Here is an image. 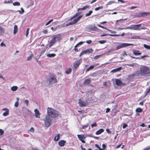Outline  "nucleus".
Wrapping results in <instances>:
<instances>
[{"mask_svg": "<svg viewBox=\"0 0 150 150\" xmlns=\"http://www.w3.org/2000/svg\"><path fill=\"white\" fill-rule=\"evenodd\" d=\"M82 15H81L79 16L77 18H76L77 20L78 21H79L82 17Z\"/></svg>", "mask_w": 150, "mask_h": 150, "instance_id": "0e129e2a", "label": "nucleus"}, {"mask_svg": "<svg viewBox=\"0 0 150 150\" xmlns=\"http://www.w3.org/2000/svg\"><path fill=\"white\" fill-rule=\"evenodd\" d=\"M21 11L20 10L18 11H17L19 12L20 13L23 14L24 12V10L22 8H21Z\"/></svg>", "mask_w": 150, "mask_h": 150, "instance_id": "79ce46f5", "label": "nucleus"}, {"mask_svg": "<svg viewBox=\"0 0 150 150\" xmlns=\"http://www.w3.org/2000/svg\"><path fill=\"white\" fill-rule=\"evenodd\" d=\"M141 25V24L137 25H132L130 26L127 27L126 28V29H129L132 30H140V27Z\"/></svg>", "mask_w": 150, "mask_h": 150, "instance_id": "39448f33", "label": "nucleus"}, {"mask_svg": "<svg viewBox=\"0 0 150 150\" xmlns=\"http://www.w3.org/2000/svg\"><path fill=\"white\" fill-rule=\"evenodd\" d=\"M139 75H140L139 71H136L134 73L129 75V77L131 78L132 76H137Z\"/></svg>", "mask_w": 150, "mask_h": 150, "instance_id": "a211bd4d", "label": "nucleus"}, {"mask_svg": "<svg viewBox=\"0 0 150 150\" xmlns=\"http://www.w3.org/2000/svg\"><path fill=\"white\" fill-rule=\"evenodd\" d=\"M116 83L118 86H121L122 85V82L119 79H117L115 80Z\"/></svg>", "mask_w": 150, "mask_h": 150, "instance_id": "4be33fe9", "label": "nucleus"}, {"mask_svg": "<svg viewBox=\"0 0 150 150\" xmlns=\"http://www.w3.org/2000/svg\"><path fill=\"white\" fill-rule=\"evenodd\" d=\"M78 22V21L76 19H74V21L72 22V23L73 25H74V24H75L77 22Z\"/></svg>", "mask_w": 150, "mask_h": 150, "instance_id": "8fccbe9b", "label": "nucleus"}, {"mask_svg": "<svg viewBox=\"0 0 150 150\" xmlns=\"http://www.w3.org/2000/svg\"><path fill=\"white\" fill-rule=\"evenodd\" d=\"M132 38L134 39H139L140 37L138 36H133Z\"/></svg>", "mask_w": 150, "mask_h": 150, "instance_id": "a18cd8bd", "label": "nucleus"}, {"mask_svg": "<svg viewBox=\"0 0 150 150\" xmlns=\"http://www.w3.org/2000/svg\"><path fill=\"white\" fill-rule=\"evenodd\" d=\"M66 143L65 141L64 140H61L58 142L59 145L61 147L64 146Z\"/></svg>", "mask_w": 150, "mask_h": 150, "instance_id": "6ab92c4d", "label": "nucleus"}, {"mask_svg": "<svg viewBox=\"0 0 150 150\" xmlns=\"http://www.w3.org/2000/svg\"><path fill=\"white\" fill-rule=\"evenodd\" d=\"M49 83L50 85L53 84H56L57 81L56 78V76L54 74L51 75L49 79Z\"/></svg>", "mask_w": 150, "mask_h": 150, "instance_id": "20e7f679", "label": "nucleus"}, {"mask_svg": "<svg viewBox=\"0 0 150 150\" xmlns=\"http://www.w3.org/2000/svg\"><path fill=\"white\" fill-rule=\"evenodd\" d=\"M97 123L96 122H95L93 124H91V126L92 127H94L96 126H97Z\"/></svg>", "mask_w": 150, "mask_h": 150, "instance_id": "bf43d9fd", "label": "nucleus"}, {"mask_svg": "<svg viewBox=\"0 0 150 150\" xmlns=\"http://www.w3.org/2000/svg\"><path fill=\"white\" fill-rule=\"evenodd\" d=\"M82 15H81L79 16L77 18H76L77 20L78 21H79L82 17Z\"/></svg>", "mask_w": 150, "mask_h": 150, "instance_id": "69168bd1", "label": "nucleus"}, {"mask_svg": "<svg viewBox=\"0 0 150 150\" xmlns=\"http://www.w3.org/2000/svg\"><path fill=\"white\" fill-rule=\"evenodd\" d=\"M32 58V56L31 55H30L28 58L27 59V60L28 61H29Z\"/></svg>", "mask_w": 150, "mask_h": 150, "instance_id": "4d7b16f0", "label": "nucleus"}, {"mask_svg": "<svg viewBox=\"0 0 150 150\" xmlns=\"http://www.w3.org/2000/svg\"><path fill=\"white\" fill-rule=\"evenodd\" d=\"M106 131L109 134H110L111 133V131H110L109 129H106Z\"/></svg>", "mask_w": 150, "mask_h": 150, "instance_id": "052dcab7", "label": "nucleus"}, {"mask_svg": "<svg viewBox=\"0 0 150 150\" xmlns=\"http://www.w3.org/2000/svg\"><path fill=\"white\" fill-rule=\"evenodd\" d=\"M29 30L30 29L29 28H28L27 29L26 33V37H27L28 35Z\"/></svg>", "mask_w": 150, "mask_h": 150, "instance_id": "49530a36", "label": "nucleus"}, {"mask_svg": "<svg viewBox=\"0 0 150 150\" xmlns=\"http://www.w3.org/2000/svg\"><path fill=\"white\" fill-rule=\"evenodd\" d=\"M110 111V109L109 108H107L106 109V112L108 113Z\"/></svg>", "mask_w": 150, "mask_h": 150, "instance_id": "338daca9", "label": "nucleus"}, {"mask_svg": "<svg viewBox=\"0 0 150 150\" xmlns=\"http://www.w3.org/2000/svg\"><path fill=\"white\" fill-rule=\"evenodd\" d=\"M47 47H46V48H45L41 52V54H43L44 53V52L46 51V49H47Z\"/></svg>", "mask_w": 150, "mask_h": 150, "instance_id": "864d4df0", "label": "nucleus"}, {"mask_svg": "<svg viewBox=\"0 0 150 150\" xmlns=\"http://www.w3.org/2000/svg\"><path fill=\"white\" fill-rule=\"evenodd\" d=\"M150 92V86H149V88H146V91L145 92V95L144 96V97H145Z\"/></svg>", "mask_w": 150, "mask_h": 150, "instance_id": "a878e982", "label": "nucleus"}, {"mask_svg": "<svg viewBox=\"0 0 150 150\" xmlns=\"http://www.w3.org/2000/svg\"><path fill=\"white\" fill-rule=\"evenodd\" d=\"M56 55L55 54H47V56L48 57H54Z\"/></svg>", "mask_w": 150, "mask_h": 150, "instance_id": "2f4dec72", "label": "nucleus"}, {"mask_svg": "<svg viewBox=\"0 0 150 150\" xmlns=\"http://www.w3.org/2000/svg\"><path fill=\"white\" fill-rule=\"evenodd\" d=\"M103 8V6H99L98 7L96 8H95V10L96 11H98L100 9H102Z\"/></svg>", "mask_w": 150, "mask_h": 150, "instance_id": "58836bf2", "label": "nucleus"}, {"mask_svg": "<svg viewBox=\"0 0 150 150\" xmlns=\"http://www.w3.org/2000/svg\"><path fill=\"white\" fill-rule=\"evenodd\" d=\"M132 44L127 43H122L120 45H118L116 48L115 50H117L122 48L128 47L130 46L133 45Z\"/></svg>", "mask_w": 150, "mask_h": 150, "instance_id": "6e6552de", "label": "nucleus"}, {"mask_svg": "<svg viewBox=\"0 0 150 150\" xmlns=\"http://www.w3.org/2000/svg\"><path fill=\"white\" fill-rule=\"evenodd\" d=\"M88 124H86V125H83L82 126V128L83 129H85L88 127Z\"/></svg>", "mask_w": 150, "mask_h": 150, "instance_id": "09e8293b", "label": "nucleus"}, {"mask_svg": "<svg viewBox=\"0 0 150 150\" xmlns=\"http://www.w3.org/2000/svg\"><path fill=\"white\" fill-rule=\"evenodd\" d=\"M34 111L35 113V116L38 118H40V113L38 109H36L34 110Z\"/></svg>", "mask_w": 150, "mask_h": 150, "instance_id": "f3484780", "label": "nucleus"}, {"mask_svg": "<svg viewBox=\"0 0 150 150\" xmlns=\"http://www.w3.org/2000/svg\"><path fill=\"white\" fill-rule=\"evenodd\" d=\"M133 52L135 55H140L142 54V53L139 50H134L133 51Z\"/></svg>", "mask_w": 150, "mask_h": 150, "instance_id": "aec40b11", "label": "nucleus"}, {"mask_svg": "<svg viewBox=\"0 0 150 150\" xmlns=\"http://www.w3.org/2000/svg\"><path fill=\"white\" fill-rule=\"evenodd\" d=\"M143 46L145 48L147 49H150V45L149 46L146 44H144L143 45Z\"/></svg>", "mask_w": 150, "mask_h": 150, "instance_id": "c9c22d12", "label": "nucleus"}, {"mask_svg": "<svg viewBox=\"0 0 150 150\" xmlns=\"http://www.w3.org/2000/svg\"><path fill=\"white\" fill-rule=\"evenodd\" d=\"M91 82V79L90 78L87 79L85 80L83 82V84L84 85H88Z\"/></svg>", "mask_w": 150, "mask_h": 150, "instance_id": "2eb2a0df", "label": "nucleus"}, {"mask_svg": "<svg viewBox=\"0 0 150 150\" xmlns=\"http://www.w3.org/2000/svg\"><path fill=\"white\" fill-rule=\"evenodd\" d=\"M94 67H94V66L93 65L90 66L88 68L86 69V72H87L89 71L91 69H93Z\"/></svg>", "mask_w": 150, "mask_h": 150, "instance_id": "c756f323", "label": "nucleus"}, {"mask_svg": "<svg viewBox=\"0 0 150 150\" xmlns=\"http://www.w3.org/2000/svg\"><path fill=\"white\" fill-rule=\"evenodd\" d=\"M101 54H100V55H96L95 57H94L93 58V59H98L100 57H101Z\"/></svg>", "mask_w": 150, "mask_h": 150, "instance_id": "a19ab883", "label": "nucleus"}, {"mask_svg": "<svg viewBox=\"0 0 150 150\" xmlns=\"http://www.w3.org/2000/svg\"><path fill=\"white\" fill-rule=\"evenodd\" d=\"M104 130L103 129H100L97 131L96 132V135H99L101 134L103 132Z\"/></svg>", "mask_w": 150, "mask_h": 150, "instance_id": "5701e85b", "label": "nucleus"}, {"mask_svg": "<svg viewBox=\"0 0 150 150\" xmlns=\"http://www.w3.org/2000/svg\"><path fill=\"white\" fill-rule=\"evenodd\" d=\"M139 72L140 75L142 76H149L150 68L146 66L142 65L139 68Z\"/></svg>", "mask_w": 150, "mask_h": 150, "instance_id": "f257e3e1", "label": "nucleus"}, {"mask_svg": "<svg viewBox=\"0 0 150 150\" xmlns=\"http://www.w3.org/2000/svg\"><path fill=\"white\" fill-rule=\"evenodd\" d=\"M18 27L16 25H15L14 27L13 34H16L17 32Z\"/></svg>", "mask_w": 150, "mask_h": 150, "instance_id": "bb28decb", "label": "nucleus"}, {"mask_svg": "<svg viewBox=\"0 0 150 150\" xmlns=\"http://www.w3.org/2000/svg\"><path fill=\"white\" fill-rule=\"evenodd\" d=\"M122 69V67H120L119 68H118L117 69H115L112 70L111 71L115 73L116 72H118L119 71H120V70H121Z\"/></svg>", "mask_w": 150, "mask_h": 150, "instance_id": "b1692460", "label": "nucleus"}, {"mask_svg": "<svg viewBox=\"0 0 150 150\" xmlns=\"http://www.w3.org/2000/svg\"><path fill=\"white\" fill-rule=\"evenodd\" d=\"M78 103L81 107H85L87 106L88 104L87 101H83L81 99H79V100Z\"/></svg>", "mask_w": 150, "mask_h": 150, "instance_id": "9d476101", "label": "nucleus"}, {"mask_svg": "<svg viewBox=\"0 0 150 150\" xmlns=\"http://www.w3.org/2000/svg\"><path fill=\"white\" fill-rule=\"evenodd\" d=\"M0 45L1 47L3 46H4L5 47L6 46V45L5 44H4V43H3V42L1 43V44H0Z\"/></svg>", "mask_w": 150, "mask_h": 150, "instance_id": "774afa93", "label": "nucleus"}, {"mask_svg": "<svg viewBox=\"0 0 150 150\" xmlns=\"http://www.w3.org/2000/svg\"><path fill=\"white\" fill-rule=\"evenodd\" d=\"M25 103L26 104V105L28 106L29 103L28 101V100H26L25 101Z\"/></svg>", "mask_w": 150, "mask_h": 150, "instance_id": "e2e57ef3", "label": "nucleus"}, {"mask_svg": "<svg viewBox=\"0 0 150 150\" xmlns=\"http://www.w3.org/2000/svg\"><path fill=\"white\" fill-rule=\"evenodd\" d=\"M86 29L88 31H98L99 30V29L95 25H90L86 27Z\"/></svg>", "mask_w": 150, "mask_h": 150, "instance_id": "0eeeda50", "label": "nucleus"}, {"mask_svg": "<svg viewBox=\"0 0 150 150\" xmlns=\"http://www.w3.org/2000/svg\"><path fill=\"white\" fill-rule=\"evenodd\" d=\"M18 89V87L16 86H13L11 88V90L13 91H15Z\"/></svg>", "mask_w": 150, "mask_h": 150, "instance_id": "473e14b6", "label": "nucleus"}, {"mask_svg": "<svg viewBox=\"0 0 150 150\" xmlns=\"http://www.w3.org/2000/svg\"><path fill=\"white\" fill-rule=\"evenodd\" d=\"M97 25L99 27H100V28H103V29H106V30H108L111 33H116V32L115 31H112V30H110L108 29V28H106L105 27H104L101 25L100 24H98Z\"/></svg>", "mask_w": 150, "mask_h": 150, "instance_id": "dca6fc26", "label": "nucleus"}, {"mask_svg": "<svg viewBox=\"0 0 150 150\" xmlns=\"http://www.w3.org/2000/svg\"><path fill=\"white\" fill-rule=\"evenodd\" d=\"M86 42L88 44H90L92 42V40H87L86 41Z\"/></svg>", "mask_w": 150, "mask_h": 150, "instance_id": "680f3d73", "label": "nucleus"}, {"mask_svg": "<svg viewBox=\"0 0 150 150\" xmlns=\"http://www.w3.org/2000/svg\"><path fill=\"white\" fill-rule=\"evenodd\" d=\"M52 120V119L48 117V116H46L45 119L44 120L45 126L47 127H50L51 124Z\"/></svg>", "mask_w": 150, "mask_h": 150, "instance_id": "423d86ee", "label": "nucleus"}, {"mask_svg": "<svg viewBox=\"0 0 150 150\" xmlns=\"http://www.w3.org/2000/svg\"><path fill=\"white\" fill-rule=\"evenodd\" d=\"M93 50L92 48L87 49L86 50H84L82 51L80 53L79 56L80 57L83 55L84 54H89L93 53Z\"/></svg>", "mask_w": 150, "mask_h": 150, "instance_id": "1a4fd4ad", "label": "nucleus"}, {"mask_svg": "<svg viewBox=\"0 0 150 150\" xmlns=\"http://www.w3.org/2000/svg\"><path fill=\"white\" fill-rule=\"evenodd\" d=\"M4 31V30L1 27H0V34L3 33Z\"/></svg>", "mask_w": 150, "mask_h": 150, "instance_id": "ea45409f", "label": "nucleus"}, {"mask_svg": "<svg viewBox=\"0 0 150 150\" xmlns=\"http://www.w3.org/2000/svg\"><path fill=\"white\" fill-rule=\"evenodd\" d=\"M62 39V36L60 34H57L53 35L52 38L50 42L49 48L52 46L57 41L59 42Z\"/></svg>", "mask_w": 150, "mask_h": 150, "instance_id": "7ed1b4c3", "label": "nucleus"}, {"mask_svg": "<svg viewBox=\"0 0 150 150\" xmlns=\"http://www.w3.org/2000/svg\"><path fill=\"white\" fill-rule=\"evenodd\" d=\"M114 2V1H109L108 3H107L108 5H109L113 3Z\"/></svg>", "mask_w": 150, "mask_h": 150, "instance_id": "6e6d98bb", "label": "nucleus"}, {"mask_svg": "<svg viewBox=\"0 0 150 150\" xmlns=\"http://www.w3.org/2000/svg\"><path fill=\"white\" fill-rule=\"evenodd\" d=\"M127 54L126 53V52L125 51H124L122 54V56L123 57H125V56H127Z\"/></svg>", "mask_w": 150, "mask_h": 150, "instance_id": "603ef678", "label": "nucleus"}, {"mask_svg": "<svg viewBox=\"0 0 150 150\" xmlns=\"http://www.w3.org/2000/svg\"><path fill=\"white\" fill-rule=\"evenodd\" d=\"M127 126V125L125 123H123L122 127L123 129L125 128Z\"/></svg>", "mask_w": 150, "mask_h": 150, "instance_id": "5fc2aeb1", "label": "nucleus"}, {"mask_svg": "<svg viewBox=\"0 0 150 150\" xmlns=\"http://www.w3.org/2000/svg\"><path fill=\"white\" fill-rule=\"evenodd\" d=\"M80 13H80L79 12H78L76 13L74 16H73L71 18L70 20H71V19H73V18H74L75 17L79 15Z\"/></svg>", "mask_w": 150, "mask_h": 150, "instance_id": "72a5a7b5", "label": "nucleus"}, {"mask_svg": "<svg viewBox=\"0 0 150 150\" xmlns=\"http://www.w3.org/2000/svg\"><path fill=\"white\" fill-rule=\"evenodd\" d=\"M4 131L1 129H0V135H2L4 134Z\"/></svg>", "mask_w": 150, "mask_h": 150, "instance_id": "13d9d810", "label": "nucleus"}, {"mask_svg": "<svg viewBox=\"0 0 150 150\" xmlns=\"http://www.w3.org/2000/svg\"><path fill=\"white\" fill-rule=\"evenodd\" d=\"M125 34L124 33H122L121 35L120 34H103L101 35V37H103L104 36L109 35L111 36H124L125 35Z\"/></svg>", "mask_w": 150, "mask_h": 150, "instance_id": "ddd939ff", "label": "nucleus"}, {"mask_svg": "<svg viewBox=\"0 0 150 150\" xmlns=\"http://www.w3.org/2000/svg\"><path fill=\"white\" fill-rule=\"evenodd\" d=\"M53 19H50V21H49L47 23L45 24L46 25H47L50 24L51 22L53 21Z\"/></svg>", "mask_w": 150, "mask_h": 150, "instance_id": "37998d69", "label": "nucleus"}, {"mask_svg": "<svg viewBox=\"0 0 150 150\" xmlns=\"http://www.w3.org/2000/svg\"><path fill=\"white\" fill-rule=\"evenodd\" d=\"M148 56L147 55H144L143 56H141L140 57H133L132 56H131L130 57L133 59H142L144 57H148Z\"/></svg>", "mask_w": 150, "mask_h": 150, "instance_id": "412c9836", "label": "nucleus"}, {"mask_svg": "<svg viewBox=\"0 0 150 150\" xmlns=\"http://www.w3.org/2000/svg\"><path fill=\"white\" fill-rule=\"evenodd\" d=\"M57 136H55L54 138V141H58L60 138V135L59 134H58L57 135V138L56 139Z\"/></svg>", "mask_w": 150, "mask_h": 150, "instance_id": "c85d7f7f", "label": "nucleus"}, {"mask_svg": "<svg viewBox=\"0 0 150 150\" xmlns=\"http://www.w3.org/2000/svg\"><path fill=\"white\" fill-rule=\"evenodd\" d=\"M71 71V68H69L67 69L65 71V73L67 74H69Z\"/></svg>", "mask_w": 150, "mask_h": 150, "instance_id": "cd10ccee", "label": "nucleus"}, {"mask_svg": "<svg viewBox=\"0 0 150 150\" xmlns=\"http://www.w3.org/2000/svg\"><path fill=\"white\" fill-rule=\"evenodd\" d=\"M13 5L14 6H19L20 5V3L18 2H15L13 3Z\"/></svg>", "mask_w": 150, "mask_h": 150, "instance_id": "4c0bfd02", "label": "nucleus"}, {"mask_svg": "<svg viewBox=\"0 0 150 150\" xmlns=\"http://www.w3.org/2000/svg\"><path fill=\"white\" fill-rule=\"evenodd\" d=\"M14 106L16 107H17L18 106V102L17 100L15 103Z\"/></svg>", "mask_w": 150, "mask_h": 150, "instance_id": "3c124183", "label": "nucleus"}, {"mask_svg": "<svg viewBox=\"0 0 150 150\" xmlns=\"http://www.w3.org/2000/svg\"><path fill=\"white\" fill-rule=\"evenodd\" d=\"M47 115L46 116L50 118H54L59 115L58 112L54 109L48 107L47 109Z\"/></svg>", "mask_w": 150, "mask_h": 150, "instance_id": "f03ea898", "label": "nucleus"}, {"mask_svg": "<svg viewBox=\"0 0 150 150\" xmlns=\"http://www.w3.org/2000/svg\"><path fill=\"white\" fill-rule=\"evenodd\" d=\"M92 12H93L92 11H90L88 13H87L85 14V16L87 17V16H90V15H91V14L92 13Z\"/></svg>", "mask_w": 150, "mask_h": 150, "instance_id": "e433bc0d", "label": "nucleus"}, {"mask_svg": "<svg viewBox=\"0 0 150 150\" xmlns=\"http://www.w3.org/2000/svg\"><path fill=\"white\" fill-rule=\"evenodd\" d=\"M136 111L137 112H142V110L141 108H139L136 109Z\"/></svg>", "mask_w": 150, "mask_h": 150, "instance_id": "f704fd0d", "label": "nucleus"}, {"mask_svg": "<svg viewBox=\"0 0 150 150\" xmlns=\"http://www.w3.org/2000/svg\"><path fill=\"white\" fill-rule=\"evenodd\" d=\"M89 6H83V8H79L78 9L77 11H79L80 10H85L87 8H89Z\"/></svg>", "mask_w": 150, "mask_h": 150, "instance_id": "393cba45", "label": "nucleus"}, {"mask_svg": "<svg viewBox=\"0 0 150 150\" xmlns=\"http://www.w3.org/2000/svg\"><path fill=\"white\" fill-rule=\"evenodd\" d=\"M150 14V12H140L136 13L135 15V17H141L143 16L144 15Z\"/></svg>", "mask_w": 150, "mask_h": 150, "instance_id": "f8f14e48", "label": "nucleus"}, {"mask_svg": "<svg viewBox=\"0 0 150 150\" xmlns=\"http://www.w3.org/2000/svg\"><path fill=\"white\" fill-rule=\"evenodd\" d=\"M106 41L105 40H100L99 41V42L101 44H104L106 42Z\"/></svg>", "mask_w": 150, "mask_h": 150, "instance_id": "c03bdc74", "label": "nucleus"}, {"mask_svg": "<svg viewBox=\"0 0 150 150\" xmlns=\"http://www.w3.org/2000/svg\"><path fill=\"white\" fill-rule=\"evenodd\" d=\"M81 62V59L75 62L73 64V66L75 69H76L79 67Z\"/></svg>", "mask_w": 150, "mask_h": 150, "instance_id": "9b49d317", "label": "nucleus"}, {"mask_svg": "<svg viewBox=\"0 0 150 150\" xmlns=\"http://www.w3.org/2000/svg\"><path fill=\"white\" fill-rule=\"evenodd\" d=\"M9 110H8L6 111L5 112H4L3 114V115L4 116H6L8 115L9 114Z\"/></svg>", "mask_w": 150, "mask_h": 150, "instance_id": "7c9ffc66", "label": "nucleus"}, {"mask_svg": "<svg viewBox=\"0 0 150 150\" xmlns=\"http://www.w3.org/2000/svg\"><path fill=\"white\" fill-rule=\"evenodd\" d=\"M77 136L79 140L81 141L82 143H86L85 141L83 139L85 138L83 134H78L77 135Z\"/></svg>", "mask_w": 150, "mask_h": 150, "instance_id": "4468645a", "label": "nucleus"}, {"mask_svg": "<svg viewBox=\"0 0 150 150\" xmlns=\"http://www.w3.org/2000/svg\"><path fill=\"white\" fill-rule=\"evenodd\" d=\"M28 131L31 132H34V129L33 127H31L29 130H28Z\"/></svg>", "mask_w": 150, "mask_h": 150, "instance_id": "de8ad7c7", "label": "nucleus"}]
</instances>
